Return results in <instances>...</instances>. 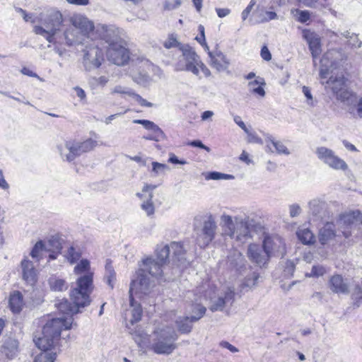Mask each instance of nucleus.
Segmentation results:
<instances>
[{"label": "nucleus", "mask_w": 362, "mask_h": 362, "mask_svg": "<svg viewBox=\"0 0 362 362\" xmlns=\"http://www.w3.org/2000/svg\"><path fill=\"white\" fill-rule=\"evenodd\" d=\"M344 59V54L341 50H328L320 60V76L322 79L329 78L325 87L330 88L338 100L345 105H350L356 103V95L346 88L345 78L342 73H337L334 76V71L339 68Z\"/></svg>", "instance_id": "1"}, {"label": "nucleus", "mask_w": 362, "mask_h": 362, "mask_svg": "<svg viewBox=\"0 0 362 362\" xmlns=\"http://www.w3.org/2000/svg\"><path fill=\"white\" fill-rule=\"evenodd\" d=\"M174 330L165 327L155 330L151 335L136 331L134 341L139 347H147L158 355H170L177 348Z\"/></svg>", "instance_id": "2"}, {"label": "nucleus", "mask_w": 362, "mask_h": 362, "mask_svg": "<svg viewBox=\"0 0 362 362\" xmlns=\"http://www.w3.org/2000/svg\"><path fill=\"white\" fill-rule=\"evenodd\" d=\"M74 273L80 276L76 281V288L71 291V299L77 305L88 306L90 303V294L93 289V276L90 261L87 259H81L74 267Z\"/></svg>", "instance_id": "3"}, {"label": "nucleus", "mask_w": 362, "mask_h": 362, "mask_svg": "<svg viewBox=\"0 0 362 362\" xmlns=\"http://www.w3.org/2000/svg\"><path fill=\"white\" fill-rule=\"evenodd\" d=\"M144 268L136 272L132 280L129 291L131 296L135 293L146 294L150 288V281L146 272L152 276L158 277L163 272L164 264L151 257L146 258L143 261Z\"/></svg>", "instance_id": "4"}, {"label": "nucleus", "mask_w": 362, "mask_h": 362, "mask_svg": "<svg viewBox=\"0 0 362 362\" xmlns=\"http://www.w3.org/2000/svg\"><path fill=\"white\" fill-rule=\"evenodd\" d=\"M71 325L70 317L64 320L52 318L47 321L43 327L42 336L34 339L36 346L42 350V352H48L47 351L59 340L62 330L71 329Z\"/></svg>", "instance_id": "5"}, {"label": "nucleus", "mask_w": 362, "mask_h": 362, "mask_svg": "<svg viewBox=\"0 0 362 362\" xmlns=\"http://www.w3.org/2000/svg\"><path fill=\"white\" fill-rule=\"evenodd\" d=\"M181 55L174 62L173 66L176 71H188L199 76L202 71L205 77L211 76L210 70L202 62L199 55L192 47L188 45L180 47Z\"/></svg>", "instance_id": "6"}, {"label": "nucleus", "mask_w": 362, "mask_h": 362, "mask_svg": "<svg viewBox=\"0 0 362 362\" xmlns=\"http://www.w3.org/2000/svg\"><path fill=\"white\" fill-rule=\"evenodd\" d=\"M220 226L223 237L243 244L250 238V230L247 222L240 216H232L223 214L220 218Z\"/></svg>", "instance_id": "7"}, {"label": "nucleus", "mask_w": 362, "mask_h": 362, "mask_svg": "<svg viewBox=\"0 0 362 362\" xmlns=\"http://www.w3.org/2000/svg\"><path fill=\"white\" fill-rule=\"evenodd\" d=\"M72 28H68L64 33L68 45L83 44L85 38L89 39L93 35L94 25L86 16L76 14L71 18Z\"/></svg>", "instance_id": "8"}, {"label": "nucleus", "mask_w": 362, "mask_h": 362, "mask_svg": "<svg viewBox=\"0 0 362 362\" xmlns=\"http://www.w3.org/2000/svg\"><path fill=\"white\" fill-rule=\"evenodd\" d=\"M97 146V141L89 138L83 141L69 140L57 146L64 160L71 162L82 153L92 151Z\"/></svg>", "instance_id": "9"}, {"label": "nucleus", "mask_w": 362, "mask_h": 362, "mask_svg": "<svg viewBox=\"0 0 362 362\" xmlns=\"http://www.w3.org/2000/svg\"><path fill=\"white\" fill-rule=\"evenodd\" d=\"M62 22V14L59 11H53L42 23L43 26H34L33 32L36 35L43 36L49 43H58L59 42L57 40V34Z\"/></svg>", "instance_id": "10"}, {"label": "nucleus", "mask_w": 362, "mask_h": 362, "mask_svg": "<svg viewBox=\"0 0 362 362\" xmlns=\"http://www.w3.org/2000/svg\"><path fill=\"white\" fill-rule=\"evenodd\" d=\"M317 159L324 165L334 170L346 171L349 166L346 161L341 158L334 151L326 146H318L315 149Z\"/></svg>", "instance_id": "11"}, {"label": "nucleus", "mask_w": 362, "mask_h": 362, "mask_svg": "<svg viewBox=\"0 0 362 362\" xmlns=\"http://www.w3.org/2000/svg\"><path fill=\"white\" fill-rule=\"evenodd\" d=\"M358 223H362V213L359 210L345 211L341 214L337 220L338 229L345 238L351 236V229Z\"/></svg>", "instance_id": "12"}, {"label": "nucleus", "mask_w": 362, "mask_h": 362, "mask_svg": "<svg viewBox=\"0 0 362 362\" xmlns=\"http://www.w3.org/2000/svg\"><path fill=\"white\" fill-rule=\"evenodd\" d=\"M107 57L110 62L118 66H123L129 61V52L120 38H116L108 45Z\"/></svg>", "instance_id": "13"}, {"label": "nucleus", "mask_w": 362, "mask_h": 362, "mask_svg": "<svg viewBox=\"0 0 362 362\" xmlns=\"http://www.w3.org/2000/svg\"><path fill=\"white\" fill-rule=\"evenodd\" d=\"M216 230L217 224L215 218L210 214L203 223L201 233L197 236V244L201 247L208 246L214 239Z\"/></svg>", "instance_id": "14"}, {"label": "nucleus", "mask_w": 362, "mask_h": 362, "mask_svg": "<svg viewBox=\"0 0 362 362\" xmlns=\"http://www.w3.org/2000/svg\"><path fill=\"white\" fill-rule=\"evenodd\" d=\"M235 300L234 288L227 287L219 291L216 296L211 298L210 310L214 311H221L226 306H230Z\"/></svg>", "instance_id": "15"}, {"label": "nucleus", "mask_w": 362, "mask_h": 362, "mask_svg": "<svg viewBox=\"0 0 362 362\" xmlns=\"http://www.w3.org/2000/svg\"><path fill=\"white\" fill-rule=\"evenodd\" d=\"M137 295L138 293H135L134 292L132 295L131 296V293H129L130 296V308L129 310H127L125 313V320H126V327L129 330V333L132 335L133 338L134 339V332L136 331H140V332H144V330H141V329H133L132 328V326L134 325V323L138 322L141 320V316L143 314L142 308L140 305V304H137L134 302L133 300V295Z\"/></svg>", "instance_id": "16"}, {"label": "nucleus", "mask_w": 362, "mask_h": 362, "mask_svg": "<svg viewBox=\"0 0 362 362\" xmlns=\"http://www.w3.org/2000/svg\"><path fill=\"white\" fill-rule=\"evenodd\" d=\"M263 247L269 258L285 253V243L279 235H266L263 241Z\"/></svg>", "instance_id": "17"}, {"label": "nucleus", "mask_w": 362, "mask_h": 362, "mask_svg": "<svg viewBox=\"0 0 362 362\" xmlns=\"http://www.w3.org/2000/svg\"><path fill=\"white\" fill-rule=\"evenodd\" d=\"M103 59V51L98 45L86 47L84 50L83 64L86 69L98 68Z\"/></svg>", "instance_id": "18"}, {"label": "nucleus", "mask_w": 362, "mask_h": 362, "mask_svg": "<svg viewBox=\"0 0 362 362\" xmlns=\"http://www.w3.org/2000/svg\"><path fill=\"white\" fill-rule=\"evenodd\" d=\"M156 185L146 184L141 192L136 193V196L143 201L141 209L145 211L147 216H150L154 214L155 207L152 202L153 197V191L156 188Z\"/></svg>", "instance_id": "19"}, {"label": "nucleus", "mask_w": 362, "mask_h": 362, "mask_svg": "<svg viewBox=\"0 0 362 362\" xmlns=\"http://www.w3.org/2000/svg\"><path fill=\"white\" fill-rule=\"evenodd\" d=\"M303 37L308 44L309 49L313 59V64L315 66L316 60L322 52L321 39L317 33L308 29L303 30Z\"/></svg>", "instance_id": "20"}, {"label": "nucleus", "mask_w": 362, "mask_h": 362, "mask_svg": "<svg viewBox=\"0 0 362 362\" xmlns=\"http://www.w3.org/2000/svg\"><path fill=\"white\" fill-rule=\"evenodd\" d=\"M134 124H141L146 129L151 131V133L143 136V139L148 141H159L165 139V134L163 131L154 122L147 119H134Z\"/></svg>", "instance_id": "21"}, {"label": "nucleus", "mask_w": 362, "mask_h": 362, "mask_svg": "<svg viewBox=\"0 0 362 362\" xmlns=\"http://www.w3.org/2000/svg\"><path fill=\"white\" fill-rule=\"evenodd\" d=\"M197 313L191 317H180L176 320V323L180 332L184 334H187L191 332L192 325V322H195L201 319L206 313V308L204 306L197 305Z\"/></svg>", "instance_id": "22"}, {"label": "nucleus", "mask_w": 362, "mask_h": 362, "mask_svg": "<svg viewBox=\"0 0 362 362\" xmlns=\"http://www.w3.org/2000/svg\"><path fill=\"white\" fill-rule=\"evenodd\" d=\"M91 39L100 38L105 41L108 45L114 42L116 38H119L117 36L116 30L112 27L104 24H98L94 26L93 35Z\"/></svg>", "instance_id": "23"}, {"label": "nucleus", "mask_w": 362, "mask_h": 362, "mask_svg": "<svg viewBox=\"0 0 362 362\" xmlns=\"http://www.w3.org/2000/svg\"><path fill=\"white\" fill-rule=\"evenodd\" d=\"M22 277L25 282L33 286L37 280V271L32 261L25 257L21 261Z\"/></svg>", "instance_id": "24"}, {"label": "nucleus", "mask_w": 362, "mask_h": 362, "mask_svg": "<svg viewBox=\"0 0 362 362\" xmlns=\"http://www.w3.org/2000/svg\"><path fill=\"white\" fill-rule=\"evenodd\" d=\"M247 255L249 258L259 266L264 265L269 260L268 255L258 245L250 244L247 249Z\"/></svg>", "instance_id": "25"}, {"label": "nucleus", "mask_w": 362, "mask_h": 362, "mask_svg": "<svg viewBox=\"0 0 362 362\" xmlns=\"http://www.w3.org/2000/svg\"><path fill=\"white\" fill-rule=\"evenodd\" d=\"M266 151L269 153H276L279 155L288 156L291 152L284 144L276 140L272 135H267L265 137Z\"/></svg>", "instance_id": "26"}, {"label": "nucleus", "mask_w": 362, "mask_h": 362, "mask_svg": "<svg viewBox=\"0 0 362 362\" xmlns=\"http://www.w3.org/2000/svg\"><path fill=\"white\" fill-rule=\"evenodd\" d=\"M309 209L310 214L317 219H323L329 216V213L327 211V204L319 199H314L309 203Z\"/></svg>", "instance_id": "27"}, {"label": "nucleus", "mask_w": 362, "mask_h": 362, "mask_svg": "<svg viewBox=\"0 0 362 362\" xmlns=\"http://www.w3.org/2000/svg\"><path fill=\"white\" fill-rule=\"evenodd\" d=\"M208 54L211 59V65L218 71H225L228 68L229 62L221 51L210 52L208 50Z\"/></svg>", "instance_id": "28"}, {"label": "nucleus", "mask_w": 362, "mask_h": 362, "mask_svg": "<svg viewBox=\"0 0 362 362\" xmlns=\"http://www.w3.org/2000/svg\"><path fill=\"white\" fill-rule=\"evenodd\" d=\"M74 305H71L67 300H62L57 304V309L59 312L66 315L62 317H59V319H67L71 318L73 322L72 315L77 313L78 312L79 308H84L83 305H77L72 300Z\"/></svg>", "instance_id": "29"}, {"label": "nucleus", "mask_w": 362, "mask_h": 362, "mask_svg": "<svg viewBox=\"0 0 362 362\" xmlns=\"http://www.w3.org/2000/svg\"><path fill=\"white\" fill-rule=\"evenodd\" d=\"M330 289L336 293L347 294L349 293V285L344 281L341 275L336 274L332 276L329 281Z\"/></svg>", "instance_id": "30"}, {"label": "nucleus", "mask_w": 362, "mask_h": 362, "mask_svg": "<svg viewBox=\"0 0 362 362\" xmlns=\"http://www.w3.org/2000/svg\"><path fill=\"white\" fill-rule=\"evenodd\" d=\"M335 226L332 222H327L319 231V241L322 245L328 243L336 236Z\"/></svg>", "instance_id": "31"}, {"label": "nucleus", "mask_w": 362, "mask_h": 362, "mask_svg": "<svg viewBox=\"0 0 362 362\" xmlns=\"http://www.w3.org/2000/svg\"><path fill=\"white\" fill-rule=\"evenodd\" d=\"M230 265L240 274H243L247 269L245 260L240 252L235 251L232 257H229Z\"/></svg>", "instance_id": "32"}, {"label": "nucleus", "mask_w": 362, "mask_h": 362, "mask_svg": "<svg viewBox=\"0 0 362 362\" xmlns=\"http://www.w3.org/2000/svg\"><path fill=\"white\" fill-rule=\"evenodd\" d=\"M9 306L13 313H20L24 306L23 297L20 291H16L11 293Z\"/></svg>", "instance_id": "33"}, {"label": "nucleus", "mask_w": 362, "mask_h": 362, "mask_svg": "<svg viewBox=\"0 0 362 362\" xmlns=\"http://www.w3.org/2000/svg\"><path fill=\"white\" fill-rule=\"evenodd\" d=\"M50 248L45 245L42 240L37 241L32 248L30 255L36 262H39L44 257L47 252H49Z\"/></svg>", "instance_id": "34"}, {"label": "nucleus", "mask_w": 362, "mask_h": 362, "mask_svg": "<svg viewBox=\"0 0 362 362\" xmlns=\"http://www.w3.org/2000/svg\"><path fill=\"white\" fill-rule=\"evenodd\" d=\"M254 13L259 23H267L278 18L276 13L272 11H266L264 7L261 5L257 6Z\"/></svg>", "instance_id": "35"}, {"label": "nucleus", "mask_w": 362, "mask_h": 362, "mask_svg": "<svg viewBox=\"0 0 362 362\" xmlns=\"http://www.w3.org/2000/svg\"><path fill=\"white\" fill-rule=\"evenodd\" d=\"M18 351V341L12 338H8L5 340L3 347L2 352L9 359H12L16 356Z\"/></svg>", "instance_id": "36"}, {"label": "nucleus", "mask_w": 362, "mask_h": 362, "mask_svg": "<svg viewBox=\"0 0 362 362\" xmlns=\"http://www.w3.org/2000/svg\"><path fill=\"white\" fill-rule=\"evenodd\" d=\"M304 6L321 11L332 5V0H297Z\"/></svg>", "instance_id": "37"}, {"label": "nucleus", "mask_w": 362, "mask_h": 362, "mask_svg": "<svg viewBox=\"0 0 362 362\" xmlns=\"http://www.w3.org/2000/svg\"><path fill=\"white\" fill-rule=\"evenodd\" d=\"M264 80L261 77H257L254 81H250L247 85L248 89L252 93L260 97H264L265 95V91L264 89Z\"/></svg>", "instance_id": "38"}, {"label": "nucleus", "mask_w": 362, "mask_h": 362, "mask_svg": "<svg viewBox=\"0 0 362 362\" xmlns=\"http://www.w3.org/2000/svg\"><path fill=\"white\" fill-rule=\"evenodd\" d=\"M170 254L173 261H177L182 264L185 261V250L183 245L177 242H172L170 245Z\"/></svg>", "instance_id": "39"}, {"label": "nucleus", "mask_w": 362, "mask_h": 362, "mask_svg": "<svg viewBox=\"0 0 362 362\" xmlns=\"http://www.w3.org/2000/svg\"><path fill=\"white\" fill-rule=\"evenodd\" d=\"M48 284L52 291H64L68 288L66 281L56 276H52L48 279Z\"/></svg>", "instance_id": "40"}, {"label": "nucleus", "mask_w": 362, "mask_h": 362, "mask_svg": "<svg viewBox=\"0 0 362 362\" xmlns=\"http://www.w3.org/2000/svg\"><path fill=\"white\" fill-rule=\"evenodd\" d=\"M296 235L299 240L304 245H311L315 243V236L308 228H298Z\"/></svg>", "instance_id": "41"}, {"label": "nucleus", "mask_w": 362, "mask_h": 362, "mask_svg": "<svg viewBox=\"0 0 362 362\" xmlns=\"http://www.w3.org/2000/svg\"><path fill=\"white\" fill-rule=\"evenodd\" d=\"M170 255V247L168 245H158L156 249V260L165 264Z\"/></svg>", "instance_id": "42"}, {"label": "nucleus", "mask_w": 362, "mask_h": 362, "mask_svg": "<svg viewBox=\"0 0 362 362\" xmlns=\"http://www.w3.org/2000/svg\"><path fill=\"white\" fill-rule=\"evenodd\" d=\"M81 250L78 247H75L74 245L70 246L66 251V258L67 259L68 262L73 264L77 262L78 260L81 257Z\"/></svg>", "instance_id": "43"}, {"label": "nucleus", "mask_w": 362, "mask_h": 362, "mask_svg": "<svg viewBox=\"0 0 362 362\" xmlns=\"http://www.w3.org/2000/svg\"><path fill=\"white\" fill-rule=\"evenodd\" d=\"M206 180H231L234 177L232 175L225 174L220 172H207L203 174Z\"/></svg>", "instance_id": "44"}, {"label": "nucleus", "mask_w": 362, "mask_h": 362, "mask_svg": "<svg viewBox=\"0 0 362 362\" xmlns=\"http://www.w3.org/2000/svg\"><path fill=\"white\" fill-rule=\"evenodd\" d=\"M105 277L107 284L113 288L114 284L116 281V274L110 262H107L105 265Z\"/></svg>", "instance_id": "45"}, {"label": "nucleus", "mask_w": 362, "mask_h": 362, "mask_svg": "<svg viewBox=\"0 0 362 362\" xmlns=\"http://www.w3.org/2000/svg\"><path fill=\"white\" fill-rule=\"evenodd\" d=\"M348 111L355 117L362 118V98L353 104L346 105Z\"/></svg>", "instance_id": "46"}, {"label": "nucleus", "mask_w": 362, "mask_h": 362, "mask_svg": "<svg viewBox=\"0 0 362 362\" xmlns=\"http://www.w3.org/2000/svg\"><path fill=\"white\" fill-rule=\"evenodd\" d=\"M152 176L158 177L162 174H164L165 172L169 170V167L166 164L160 163L158 162H152Z\"/></svg>", "instance_id": "47"}, {"label": "nucleus", "mask_w": 362, "mask_h": 362, "mask_svg": "<svg viewBox=\"0 0 362 362\" xmlns=\"http://www.w3.org/2000/svg\"><path fill=\"white\" fill-rule=\"evenodd\" d=\"M185 45L181 44L176 38V36L173 34L170 35L168 38L164 41L163 46L166 49H170L173 47H177L180 51V47L185 46Z\"/></svg>", "instance_id": "48"}, {"label": "nucleus", "mask_w": 362, "mask_h": 362, "mask_svg": "<svg viewBox=\"0 0 362 362\" xmlns=\"http://www.w3.org/2000/svg\"><path fill=\"white\" fill-rule=\"evenodd\" d=\"M55 359V353L41 352L35 357L34 362H54Z\"/></svg>", "instance_id": "49"}, {"label": "nucleus", "mask_w": 362, "mask_h": 362, "mask_svg": "<svg viewBox=\"0 0 362 362\" xmlns=\"http://www.w3.org/2000/svg\"><path fill=\"white\" fill-rule=\"evenodd\" d=\"M292 13L300 23H305L310 19V12L307 10L296 9Z\"/></svg>", "instance_id": "50"}, {"label": "nucleus", "mask_w": 362, "mask_h": 362, "mask_svg": "<svg viewBox=\"0 0 362 362\" xmlns=\"http://www.w3.org/2000/svg\"><path fill=\"white\" fill-rule=\"evenodd\" d=\"M58 237V235H53L48 240L47 242H45V245H47L48 247L50 248L49 252L51 250L60 252L62 245Z\"/></svg>", "instance_id": "51"}, {"label": "nucleus", "mask_w": 362, "mask_h": 362, "mask_svg": "<svg viewBox=\"0 0 362 362\" xmlns=\"http://www.w3.org/2000/svg\"><path fill=\"white\" fill-rule=\"evenodd\" d=\"M132 77L134 82L140 85H146L150 80L149 76L144 72L132 74Z\"/></svg>", "instance_id": "52"}, {"label": "nucleus", "mask_w": 362, "mask_h": 362, "mask_svg": "<svg viewBox=\"0 0 362 362\" xmlns=\"http://www.w3.org/2000/svg\"><path fill=\"white\" fill-rule=\"evenodd\" d=\"M326 273V269L322 265H314L310 273H306V277H320Z\"/></svg>", "instance_id": "53"}, {"label": "nucleus", "mask_w": 362, "mask_h": 362, "mask_svg": "<svg viewBox=\"0 0 362 362\" xmlns=\"http://www.w3.org/2000/svg\"><path fill=\"white\" fill-rule=\"evenodd\" d=\"M302 92L306 98V104L310 107H315L317 104V100L313 98L310 88L304 86L302 87Z\"/></svg>", "instance_id": "54"}, {"label": "nucleus", "mask_w": 362, "mask_h": 362, "mask_svg": "<svg viewBox=\"0 0 362 362\" xmlns=\"http://www.w3.org/2000/svg\"><path fill=\"white\" fill-rule=\"evenodd\" d=\"M112 93H119L123 95L125 98L126 96L132 97L133 96L134 91L127 87H124L122 86H116L113 90Z\"/></svg>", "instance_id": "55"}, {"label": "nucleus", "mask_w": 362, "mask_h": 362, "mask_svg": "<svg viewBox=\"0 0 362 362\" xmlns=\"http://www.w3.org/2000/svg\"><path fill=\"white\" fill-rule=\"evenodd\" d=\"M352 299L354 300V305L359 307L362 303V288L360 286H356L352 293Z\"/></svg>", "instance_id": "56"}, {"label": "nucleus", "mask_w": 362, "mask_h": 362, "mask_svg": "<svg viewBox=\"0 0 362 362\" xmlns=\"http://www.w3.org/2000/svg\"><path fill=\"white\" fill-rule=\"evenodd\" d=\"M258 278V274H257L256 273H252L250 277H247L245 282L243 283V286L251 288L255 286Z\"/></svg>", "instance_id": "57"}, {"label": "nucleus", "mask_w": 362, "mask_h": 362, "mask_svg": "<svg viewBox=\"0 0 362 362\" xmlns=\"http://www.w3.org/2000/svg\"><path fill=\"white\" fill-rule=\"evenodd\" d=\"M347 44L352 48H359L361 47L362 42L359 41L356 35L352 33L351 39L347 41Z\"/></svg>", "instance_id": "58"}, {"label": "nucleus", "mask_w": 362, "mask_h": 362, "mask_svg": "<svg viewBox=\"0 0 362 362\" xmlns=\"http://www.w3.org/2000/svg\"><path fill=\"white\" fill-rule=\"evenodd\" d=\"M301 211L302 209L298 204H293L289 206V214L292 218L299 216Z\"/></svg>", "instance_id": "59"}, {"label": "nucleus", "mask_w": 362, "mask_h": 362, "mask_svg": "<svg viewBox=\"0 0 362 362\" xmlns=\"http://www.w3.org/2000/svg\"><path fill=\"white\" fill-rule=\"evenodd\" d=\"M181 4V0H173V1H166L164 3L163 7L165 10L170 11L178 8Z\"/></svg>", "instance_id": "60"}, {"label": "nucleus", "mask_w": 362, "mask_h": 362, "mask_svg": "<svg viewBox=\"0 0 362 362\" xmlns=\"http://www.w3.org/2000/svg\"><path fill=\"white\" fill-rule=\"evenodd\" d=\"M295 269V264L291 260H287L285 263L284 273L285 275L291 276Z\"/></svg>", "instance_id": "61"}, {"label": "nucleus", "mask_w": 362, "mask_h": 362, "mask_svg": "<svg viewBox=\"0 0 362 362\" xmlns=\"http://www.w3.org/2000/svg\"><path fill=\"white\" fill-rule=\"evenodd\" d=\"M132 98L139 103L141 106L151 107L153 106V104L150 102H148L146 100L144 99L141 96L136 93H134Z\"/></svg>", "instance_id": "62"}, {"label": "nucleus", "mask_w": 362, "mask_h": 362, "mask_svg": "<svg viewBox=\"0 0 362 362\" xmlns=\"http://www.w3.org/2000/svg\"><path fill=\"white\" fill-rule=\"evenodd\" d=\"M74 90L76 93V96L80 99L83 103H86V94L83 89L78 86H76L74 88Z\"/></svg>", "instance_id": "63"}, {"label": "nucleus", "mask_w": 362, "mask_h": 362, "mask_svg": "<svg viewBox=\"0 0 362 362\" xmlns=\"http://www.w3.org/2000/svg\"><path fill=\"white\" fill-rule=\"evenodd\" d=\"M188 145L193 147H198L202 149H204L207 152H210L211 149L205 146L200 140H194L188 143Z\"/></svg>", "instance_id": "64"}]
</instances>
